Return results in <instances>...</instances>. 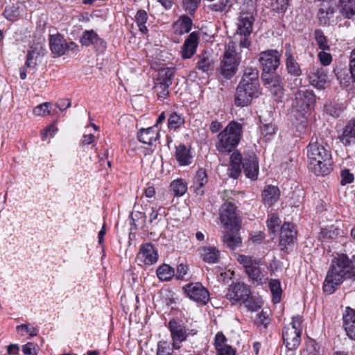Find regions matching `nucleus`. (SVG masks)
<instances>
[{
    "mask_svg": "<svg viewBox=\"0 0 355 355\" xmlns=\"http://www.w3.org/2000/svg\"><path fill=\"white\" fill-rule=\"evenodd\" d=\"M250 295V288L245 284L239 282L231 284L226 294L227 298L234 302H243Z\"/></svg>",
    "mask_w": 355,
    "mask_h": 355,
    "instance_id": "4468645a",
    "label": "nucleus"
},
{
    "mask_svg": "<svg viewBox=\"0 0 355 355\" xmlns=\"http://www.w3.org/2000/svg\"><path fill=\"white\" fill-rule=\"evenodd\" d=\"M157 275L162 281H168L174 275V269L167 264H163L157 268Z\"/></svg>",
    "mask_w": 355,
    "mask_h": 355,
    "instance_id": "ea45409f",
    "label": "nucleus"
},
{
    "mask_svg": "<svg viewBox=\"0 0 355 355\" xmlns=\"http://www.w3.org/2000/svg\"><path fill=\"white\" fill-rule=\"evenodd\" d=\"M302 317L296 315L292 318V322L284 328L282 334L284 343L290 350L295 349L300 345L302 330Z\"/></svg>",
    "mask_w": 355,
    "mask_h": 355,
    "instance_id": "39448f33",
    "label": "nucleus"
},
{
    "mask_svg": "<svg viewBox=\"0 0 355 355\" xmlns=\"http://www.w3.org/2000/svg\"><path fill=\"white\" fill-rule=\"evenodd\" d=\"M80 42L84 46L94 45L98 50L103 51L105 47V42L101 39L94 31H86L80 39Z\"/></svg>",
    "mask_w": 355,
    "mask_h": 355,
    "instance_id": "a211bd4d",
    "label": "nucleus"
},
{
    "mask_svg": "<svg viewBox=\"0 0 355 355\" xmlns=\"http://www.w3.org/2000/svg\"><path fill=\"white\" fill-rule=\"evenodd\" d=\"M327 50H321L318 54V58L322 65L327 66L330 64L332 61V57L329 53L327 52Z\"/></svg>",
    "mask_w": 355,
    "mask_h": 355,
    "instance_id": "6e6d98bb",
    "label": "nucleus"
},
{
    "mask_svg": "<svg viewBox=\"0 0 355 355\" xmlns=\"http://www.w3.org/2000/svg\"><path fill=\"white\" fill-rule=\"evenodd\" d=\"M243 302L245 303V306L251 311H256L261 306L262 304L260 300H255L250 296L246 300H243Z\"/></svg>",
    "mask_w": 355,
    "mask_h": 355,
    "instance_id": "864d4df0",
    "label": "nucleus"
},
{
    "mask_svg": "<svg viewBox=\"0 0 355 355\" xmlns=\"http://www.w3.org/2000/svg\"><path fill=\"white\" fill-rule=\"evenodd\" d=\"M201 0H183L182 6L188 13L192 14L198 7Z\"/></svg>",
    "mask_w": 355,
    "mask_h": 355,
    "instance_id": "09e8293b",
    "label": "nucleus"
},
{
    "mask_svg": "<svg viewBox=\"0 0 355 355\" xmlns=\"http://www.w3.org/2000/svg\"><path fill=\"white\" fill-rule=\"evenodd\" d=\"M192 26V21L188 16H181L177 21L173 24L174 31L179 34L183 35L189 33Z\"/></svg>",
    "mask_w": 355,
    "mask_h": 355,
    "instance_id": "c756f323",
    "label": "nucleus"
},
{
    "mask_svg": "<svg viewBox=\"0 0 355 355\" xmlns=\"http://www.w3.org/2000/svg\"><path fill=\"white\" fill-rule=\"evenodd\" d=\"M259 265V261H256L254 264L246 270V272L252 279L259 284H263L266 282L268 277H266V274L261 271Z\"/></svg>",
    "mask_w": 355,
    "mask_h": 355,
    "instance_id": "473e14b6",
    "label": "nucleus"
},
{
    "mask_svg": "<svg viewBox=\"0 0 355 355\" xmlns=\"http://www.w3.org/2000/svg\"><path fill=\"white\" fill-rule=\"evenodd\" d=\"M315 103V96L311 91L305 88L295 94L292 113L306 115Z\"/></svg>",
    "mask_w": 355,
    "mask_h": 355,
    "instance_id": "0eeeda50",
    "label": "nucleus"
},
{
    "mask_svg": "<svg viewBox=\"0 0 355 355\" xmlns=\"http://www.w3.org/2000/svg\"><path fill=\"white\" fill-rule=\"evenodd\" d=\"M281 54L276 50H267L259 53V61L263 73L275 71L279 65Z\"/></svg>",
    "mask_w": 355,
    "mask_h": 355,
    "instance_id": "9d476101",
    "label": "nucleus"
},
{
    "mask_svg": "<svg viewBox=\"0 0 355 355\" xmlns=\"http://www.w3.org/2000/svg\"><path fill=\"white\" fill-rule=\"evenodd\" d=\"M171 85L155 81L154 89L159 98H165L169 94L168 88Z\"/></svg>",
    "mask_w": 355,
    "mask_h": 355,
    "instance_id": "a18cd8bd",
    "label": "nucleus"
},
{
    "mask_svg": "<svg viewBox=\"0 0 355 355\" xmlns=\"http://www.w3.org/2000/svg\"><path fill=\"white\" fill-rule=\"evenodd\" d=\"M51 106V103H44L35 107L33 113L36 116H46L50 114L49 107Z\"/></svg>",
    "mask_w": 355,
    "mask_h": 355,
    "instance_id": "8fccbe9b",
    "label": "nucleus"
},
{
    "mask_svg": "<svg viewBox=\"0 0 355 355\" xmlns=\"http://www.w3.org/2000/svg\"><path fill=\"white\" fill-rule=\"evenodd\" d=\"M324 234H325L327 237L334 239L344 234L345 232L339 227V225H332L329 229L324 230Z\"/></svg>",
    "mask_w": 355,
    "mask_h": 355,
    "instance_id": "de8ad7c7",
    "label": "nucleus"
},
{
    "mask_svg": "<svg viewBox=\"0 0 355 355\" xmlns=\"http://www.w3.org/2000/svg\"><path fill=\"white\" fill-rule=\"evenodd\" d=\"M198 34L195 32L189 35L182 46V56L183 58H190L195 53L198 45Z\"/></svg>",
    "mask_w": 355,
    "mask_h": 355,
    "instance_id": "4be33fe9",
    "label": "nucleus"
},
{
    "mask_svg": "<svg viewBox=\"0 0 355 355\" xmlns=\"http://www.w3.org/2000/svg\"><path fill=\"white\" fill-rule=\"evenodd\" d=\"M309 168L316 175L324 176L331 171L330 150L318 141H313L307 147Z\"/></svg>",
    "mask_w": 355,
    "mask_h": 355,
    "instance_id": "f03ea898",
    "label": "nucleus"
},
{
    "mask_svg": "<svg viewBox=\"0 0 355 355\" xmlns=\"http://www.w3.org/2000/svg\"><path fill=\"white\" fill-rule=\"evenodd\" d=\"M238 232L239 227L236 230H226L223 236V243L231 250H234L241 245V238Z\"/></svg>",
    "mask_w": 355,
    "mask_h": 355,
    "instance_id": "b1692460",
    "label": "nucleus"
},
{
    "mask_svg": "<svg viewBox=\"0 0 355 355\" xmlns=\"http://www.w3.org/2000/svg\"><path fill=\"white\" fill-rule=\"evenodd\" d=\"M49 46L53 57H60L65 54L67 51H73L77 47L74 42H67L60 34L50 35Z\"/></svg>",
    "mask_w": 355,
    "mask_h": 355,
    "instance_id": "9b49d317",
    "label": "nucleus"
},
{
    "mask_svg": "<svg viewBox=\"0 0 355 355\" xmlns=\"http://www.w3.org/2000/svg\"><path fill=\"white\" fill-rule=\"evenodd\" d=\"M345 278L355 279V273L347 255L342 254L331 262L323 283L324 292L329 295L333 293Z\"/></svg>",
    "mask_w": 355,
    "mask_h": 355,
    "instance_id": "f257e3e1",
    "label": "nucleus"
},
{
    "mask_svg": "<svg viewBox=\"0 0 355 355\" xmlns=\"http://www.w3.org/2000/svg\"><path fill=\"white\" fill-rule=\"evenodd\" d=\"M297 236V231L294 225L290 223H285L281 228L279 236V245L282 249L292 243Z\"/></svg>",
    "mask_w": 355,
    "mask_h": 355,
    "instance_id": "dca6fc26",
    "label": "nucleus"
},
{
    "mask_svg": "<svg viewBox=\"0 0 355 355\" xmlns=\"http://www.w3.org/2000/svg\"><path fill=\"white\" fill-rule=\"evenodd\" d=\"M58 131L57 127L54 124H51L45 128L42 133V139L45 141L48 136L53 137L55 132Z\"/></svg>",
    "mask_w": 355,
    "mask_h": 355,
    "instance_id": "e2e57ef3",
    "label": "nucleus"
},
{
    "mask_svg": "<svg viewBox=\"0 0 355 355\" xmlns=\"http://www.w3.org/2000/svg\"><path fill=\"white\" fill-rule=\"evenodd\" d=\"M40 52L37 48H33L28 52L25 66L26 68L34 69L37 65V57Z\"/></svg>",
    "mask_w": 355,
    "mask_h": 355,
    "instance_id": "79ce46f5",
    "label": "nucleus"
},
{
    "mask_svg": "<svg viewBox=\"0 0 355 355\" xmlns=\"http://www.w3.org/2000/svg\"><path fill=\"white\" fill-rule=\"evenodd\" d=\"M253 17L249 13H241L238 28L233 41L239 44L240 49H248L250 45L249 35L252 31Z\"/></svg>",
    "mask_w": 355,
    "mask_h": 355,
    "instance_id": "423d86ee",
    "label": "nucleus"
},
{
    "mask_svg": "<svg viewBox=\"0 0 355 355\" xmlns=\"http://www.w3.org/2000/svg\"><path fill=\"white\" fill-rule=\"evenodd\" d=\"M175 73V68L166 67L159 69L155 81L172 85V80Z\"/></svg>",
    "mask_w": 355,
    "mask_h": 355,
    "instance_id": "c9c22d12",
    "label": "nucleus"
},
{
    "mask_svg": "<svg viewBox=\"0 0 355 355\" xmlns=\"http://www.w3.org/2000/svg\"><path fill=\"white\" fill-rule=\"evenodd\" d=\"M220 220L225 230H236L239 218L233 202H224L220 208Z\"/></svg>",
    "mask_w": 355,
    "mask_h": 355,
    "instance_id": "1a4fd4ad",
    "label": "nucleus"
},
{
    "mask_svg": "<svg viewBox=\"0 0 355 355\" xmlns=\"http://www.w3.org/2000/svg\"><path fill=\"white\" fill-rule=\"evenodd\" d=\"M215 67V62L213 57L207 52L199 55V60L197 62V68L202 72L209 73L213 71Z\"/></svg>",
    "mask_w": 355,
    "mask_h": 355,
    "instance_id": "cd10ccee",
    "label": "nucleus"
},
{
    "mask_svg": "<svg viewBox=\"0 0 355 355\" xmlns=\"http://www.w3.org/2000/svg\"><path fill=\"white\" fill-rule=\"evenodd\" d=\"M260 94L259 87L254 85H239L234 97V105L236 107H245L249 105L254 98Z\"/></svg>",
    "mask_w": 355,
    "mask_h": 355,
    "instance_id": "6e6552de",
    "label": "nucleus"
},
{
    "mask_svg": "<svg viewBox=\"0 0 355 355\" xmlns=\"http://www.w3.org/2000/svg\"><path fill=\"white\" fill-rule=\"evenodd\" d=\"M340 12L345 18H351L355 15V0H340Z\"/></svg>",
    "mask_w": 355,
    "mask_h": 355,
    "instance_id": "f704fd0d",
    "label": "nucleus"
},
{
    "mask_svg": "<svg viewBox=\"0 0 355 355\" xmlns=\"http://www.w3.org/2000/svg\"><path fill=\"white\" fill-rule=\"evenodd\" d=\"M343 326L349 338L355 340V310L346 308L343 314Z\"/></svg>",
    "mask_w": 355,
    "mask_h": 355,
    "instance_id": "6ab92c4d",
    "label": "nucleus"
},
{
    "mask_svg": "<svg viewBox=\"0 0 355 355\" xmlns=\"http://www.w3.org/2000/svg\"><path fill=\"white\" fill-rule=\"evenodd\" d=\"M265 237L264 233L262 232H254L251 234L250 239L254 243H260Z\"/></svg>",
    "mask_w": 355,
    "mask_h": 355,
    "instance_id": "774afa93",
    "label": "nucleus"
},
{
    "mask_svg": "<svg viewBox=\"0 0 355 355\" xmlns=\"http://www.w3.org/2000/svg\"><path fill=\"white\" fill-rule=\"evenodd\" d=\"M275 127L272 123H267L263 125L261 128L262 134L267 137V139H270L275 132Z\"/></svg>",
    "mask_w": 355,
    "mask_h": 355,
    "instance_id": "052dcab7",
    "label": "nucleus"
},
{
    "mask_svg": "<svg viewBox=\"0 0 355 355\" xmlns=\"http://www.w3.org/2000/svg\"><path fill=\"white\" fill-rule=\"evenodd\" d=\"M137 258L145 264L152 265L157 262L158 254L153 245L146 243L141 247Z\"/></svg>",
    "mask_w": 355,
    "mask_h": 355,
    "instance_id": "f3484780",
    "label": "nucleus"
},
{
    "mask_svg": "<svg viewBox=\"0 0 355 355\" xmlns=\"http://www.w3.org/2000/svg\"><path fill=\"white\" fill-rule=\"evenodd\" d=\"M168 329L171 332V336L173 340L172 346L173 349H180L179 343L183 342L187 339V333L185 327L180 322L173 319L168 323Z\"/></svg>",
    "mask_w": 355,
    "mask_h": 355,
    "instance_id": "ddd939ff",
    "label": "nucleus"
},
{
    "mask_svg": "<svg viewBox=\"0 0 355 355\" xmlns=\"http://www.w3.org/2000/svg\"><path fill=\"white\" fill-rule=\"evenodd\" d=\"M170 189L175 196H182L187 191V183L183 179H176L171 183Z\"/></svg>",
    "mask_w": 355,
    "mask_h": 355,
    "instance_id": "e433bc0d",
    "label": "nucleus"
},
{
    "mask_svg": "<svg viewBox=\"0 0 355 355\" xmlns=\"http://www.w3.org/2000/svg\"><path fill=\"white\" fill-rule=\"evenodd\" d=\"M243 168L245 175L255 180L257 178L259 172V166L257 158L255 155L252 154L249 157H245L243 163Z\"/></svg>",
    "mask_w": 355,
    "mask_h": 355,
    "instance_id": "aec40b11",
    "label": "nucleus"
},
{
    "mask_svg": "<svg viewBox=\"0 0 355 355\" xmlns=\"http://www.w3.org/2000/svg\"><path fill=\"white\" fill-rule=\"evenodd\" d=\"M279 196L280 191L278 187L272 185L266 186L262 192L264 205L268 207L272 206L279 200Z\"/></svg>",
    "mask_w": 355,
    "mask_h": 355,
    "instance_id": "393cba45",
    "label": "nucleus"
},
{
    "mask_svg": "<svg viewBox=\"0 0 355 355\" xmlns=\"http://www.w3.org/2000/svg\"><path fill=\"white\" fill-rule=\"evenodd\" d=\"M242 125L232 121L217 136L216 141V150L223 154L232 152L239 144L242 137Z\"/></svg>",
    "mask_w": 355,
    "mask_h": 355,
    "instance_id": "7ed1b4c3",
    "label": "nucleus"
},
{
    "mask_svg": "<svg viewBox=\"0 0 355 355\" xmlns=\"http://www.w3.org/2000/svg\"><path fill=\"white\" fill-rule=\"evenodd\" d=\"M17 331L19 333L21 331H24L31 336L37 335V329L30 324H24L17 326Z\"/></svg>",
    "mask_w": 355,
    "mask_h": 355,
    "instance_id": "4d7b16f0",
    "label": "nucleus"
},
{
    "mask_svg": "<svg viewBox=\"0 0 355 355\" xmlns=\"http://www.w3.org/2000/svg\"><path fill=\"white\" fill-rule=\"evenodd\" d=\"M269 286L273 295L274 302H279L280 301L282 294L280 282L277 279H272L270 282Z\"/></svg>",
    "mask_w": 355,
    "mask_h": 355,
    "instance_id": "c03bdc74",
    "label": "nucleus"
},
{
    "mask_svg": "<svg viewBox=\"0 0 355 355\" xmlns=\"http://www.w3.org/2000/svg\"><path fill=\"white\" fill-rule=\"evenodd\" d=\"M184 123V118L178 114L176 112H173L170 114L168 119V127L169 129L176 130L182 125Z\"/></svg>",
    "mask_w": 355,
    "mask_h": 355,
    "instance_id": "a19ab883",
    "label": "nucleus"
},
{
    "mask_svg": "<svg viewBox=\"0 0 355 355\" xmlns=\"http://www.w3.org/2000/svg\"><path fill=\"white\" fill-rule=\"evenodd\" d=\"M315 39L320 50H329V46L322 31L316 30L315 31Z\"/></svg>",
    "mask_w": 355,
    "mask_h": 355,
    "instance_id": "49530a36",
    "label": "nucleus"
},
{
    "mask_svg": "<svg viewBox=\"0 0 355 355\" xmlns=\"http://www.w3.org/2000/svg\"><path fill=\"white\" fill-rule=\"evenodd\" d=\"M216 351L218 355H235V351L230 345L219 348Z\"/></svg>",
    "mask_w": 355,
    "mask_h": 355,
    "instance_id": "338daca9",
    "label": "nucleus"
},
{
    "mask_svg": "<svg viewBox=\"0 0 355 355\" xmlns=\"http://www.w3.org/2000/svg\"><path fill=\"white\" fill-rule=\"evenodd\" d=\"M25 355H37V345L33 343H28L22 347Z\"/></svg>",
    "mask_w": 355,
    "mask_h": 355,
    "instance_id": "13d9d810",
    "label": "nucleus"
},
{
    "mask_svg": "<svg viewBox=\"0 0 355 355\" xmlns=\"http://www.w3.org/2000/svg\"><path fill=\"white\" fill-rule=\"evenodd\" d=\"M188 297L196 302L206 304L209 300V293L200 282L191 283L184 286Z\"/></svg>",
    "mask_w": 355,
    "mask_h": 355,
    "instance_id": "f8f14e48",
    "label": "nucleus"
},
{
    "mask_svg": "<svg viewBox=\"0 0 355 355\" xmlns=\"http://www.w3.org/2000/svg\"><path fill=\"white\" fill-rule=\"evenodd\" d=\"M227 339L225 336L221 332H218L215 337V347L216 349L218 350L219 348H222L226 345Z\"/></svg>",
    "mask_w": 355,
    "mask_h": 355,
    "instance_id": "680f3d73",
    "label": "nucleus"
},
{
    "mask_svg": "<svg viewBox=\"0 0 355 355\" xmlns=\"http://www.w3.org/2000/svg\"><path fill=\"white\" fill-rule=\"evenodd\" d=\"M157 137L158 133L154 127L141 129L138 134L139 141L148 145H152Z\"/></svg>",
    "mask_w": 355,
    "mask_h": 355,
    "instance_id": "7c9ffc66",
    "label": "nucleus"
},
{
    "mask_svg": "<svg viewBox=\"0 0 355 355\" xmlns=\"http://www.w3.org/2000/svg\"><path fill=\"white\" fill-rule=\"evenodd\" d=\"M339 139L345 146L355 144V119H352L347 123Z\"/></svg>",
    "mask_w": 355,
    "mask_h": 355,
    "instance_id": "bb28decb",
    "label": "nucleus"
},
{
    "mask_svg": "<svg viewBox=\"0 0 355 355\" xmlns=\"http://www.w3.org/2000/svg\"><path fill=\"white\" fill-rule=\"evenodd\" d=\"M309 80L315 87L322 89L326 83L327 75L322 68L313 67L309 72Z\"/></svg>",
    "mask_w": 355,
    "mask_h": 355,
    "instance_id": "412c9836",
    "label": "nucleus"
},
{
    "mask_svg": "<svg viewBox=\"0 0 355 355\" xmlns=\"http://www.w3.org/2000/svg\"><path fill=\"white\" fill-rule=\"evenodd\" d=\"M354 175L349 172L348 169H345L341 172V181L342 185L352 183L354 181Z\"/></svg>",
    "mask_w": 355,
    "mask_h": 355,
    "instance_id": "bf43d9fd",
    "label": "nucleus"
},
{
    "mask_svg": "<svg viewBox=\"0 0 355 355\" xmlns=\"http://www.w3.org/2000/svg\"><path fill=\"white\" fill-rule=\"evenodd\" d=\"M208 182L207 173L205 169H199L193 179V189L194 191L198 195H202L204 191L202 187H204Z\"/></svg>",
    "mask_w": 355,
    "mask_h": 355,
    "instance_id": "2f4dec72",
    "label": "nucleus"
},
{
    "mask_svg": "<svg viewBox=\"0 0 355 355\" xmlns=\"http://www.w3.org/2000/svg\"><path fill=\"white\" fill-rule=\"evenodd\" d=\"M280 223L279 217L276 214H272L269 216L267 220V226L272 232H275Z\"/></svg>",
    "mask_w": 355,
    "mask_h": 355,
    "instance_id": "603ef678",
    "label": "nucleus"
},
{
    "mask_svg": "<svg viewBox=\"0 0 355 355\" xmlns=\"http://www.w3.org/2000/svg\"><path fill=\"white\" fill-rule=\"evenodd\" d=\"M242 155L238 151H234L230 158V166L228 168L230 177L236 179L241 171Z\"/></svg>",
    "mask_w": 355,
    "mask_h": 355,
    "instance_id": "5701e85b",
    "label": "nucleus"
},
{
    "mask_svg": "<svg viewBox=\"0 0 355 355\" xmlns=\"http://www.w3.org/2000/svg\"><path fill=\"white\" fill-rule=\"evenodd\" d=\"M239 85L259 87V71L255 67H247Z\"/></svg>",
    "mask_w": 355,
    "mask_h": 355,
    "instance_id": "a878e982",
    "label": "nucleus"
},
{
    "mask_svg": "<svg viewBox=\"0 0 355 355\" xmlns=\"http://www.w3.org/2000/svg\"><path fill=\"white\" fill-rule=\"evenodd\" d=\"M263 85L270 90L274 96L281 97L283 94V85L280 76L263 73L261 76Z\"/></svg>",
    "mask_w": 355,
    "mask_h": 355,
    "instance_id": "2eb2a0df",
    "label": "nucleus"
},
{
    "mask_svg": "<svg viewBox=\"0 0 355 355\" xmlns=\"http://www.w3.org/2000/svg\"><path fill=\"white\" fill-rule=\"evenodd\" d=\"M237 261L243 266L246 271L257 260L253 259L251 257L241 254L237 257Z\"/></svg>",
    "mask_w": 355,
    "mask_h": 355,
    "instance_id": "5fc2aeb1",
    "label": "nucleus"
},
{
    "mask_svg": "<svg viewBox=\"0 0 355 355\" xmlns=\"http://www.w3.org/2000/svg\"><path fill=\"white\" fill-rule=\"evenodd\" d=\"M175 156L180 165L189 164L191 156L189 150L184 146L180 145L177 147Z\"/></svg>",
    "mask_w": 355,
    "mask_h": 355,
    "instance_id": "4c0bfd02",
    "label": "nucleus"
},
{
    "mask_svg": "<svg viewBox=\"0 0 355 355\" xmlns=\"http://www.w3.org/2000/svg\"><path fill=\"white\" fill-rule=\"evenodd\" d=\"M293 114L295 117V121L293 122V124L295 126L296 130L300 133L304 132L308 125L306 115H299L297 113Z\"/></svg>",
    "mask_w": 355,
    "mask_h": 355,
    "instance_id": "37998d69",
    "label": "nucleus"
},
{
    "mask_svg": "<svg viewBox=\"0 0 355 355\" xmlns=\"http://www.w3.org/2000/svg\"><path fill=\"white\" fill-rule=\"evenodd\" d=\"M135 19L137 24L142 25V24H146L148 19L146 12L144 10H139L136 15Z\"/></svg>",
    "mask_w": 355,
    "mask_h": 355,
    "instance_id": "69168bd1",
    "label": "nucleus"
},
{
    "mask_svg": "<svg viewBox=\"0 0 355 355\" xmlns=\"http://www.w3.org/2000/svg\"><path fill=\"white\" fill-rule=\"evenodd\" d=\"M24 11V6L22 3H17L10 6H7L4 10L5 17L10 21L16 20L22 15Z\"/></svg>",
    "mask_w": 355,
    "mask_h": 355,
    "instance_id": "72a5a7b5",
    "label": "nucleus"
},
{
    "mask_svg": "<svg viewBox=\"0 0 355 355\" xmlns=\"http://www.w3.org/2000/svg\"><path fill=\"white\" fill-rule=\"evenodd\" d=\"M200 256L202 259L209 263H216L218 262L220 258L219 250L214 246H206L200 250Z\"/></svg>",
    "mask_w": 355,
    "mask_h": 355,
    "instance_id": "c85d7f7f",
    "label": "nucleus"
},
{
    "mask_svg": "<svg viewBox=\"0 0 355 355\" xmlns=\"http://www.w3.org/2000/svg\"><path fill=\"white\" fill-rule=\"evenodd\" d=\"M228 3L229 0H221L218 3L212 4L211 8L214 11L221 12L227 8Z\"/></svg>",
    "mask_w": 355,
    "mask_h": 355,
    "instance_id": "0e129e2a",
    "label": "nucleus"
},
{
    "mask_svg": "<svg viewBox=\"0 0 355 355\" xmlns=\"http://www.w3.org/2000/svg\"><path fill=\"white\" fill-rule=\"evenodd\" d=\"M243 49L236 41H230L227 44L220 67L221 74L226 78H232L236 73Z\"/></svg>",
    "mask_w": 355,
    "mask_h": 355,
    "instance_id": "20e7f679",
    "label": "nucleus"
},
{
    "mask_svg": "<svg viewBox=\"0 0 355 355\" xmlns=\"http://www.w3.org/2000/svg\"><path fill=\"white\" fill-rule=\"evenodd\" d=\"M157 355H172L170 345L167 341L162 340L157 343Z\"/></svg>",
    "mask_w": 355,
    "mask_h": 355,
    "instance_id": "3c124183",
    "label": "nucleus"
},
{
    "mask_svg": "<svg viewBox=\"0 0 355 355\" xmlns=\"http://www.w3.org/2000/svg\"><path fill=\"white\" fill-rule=\"evenodd\" d=\"M286 55L287 57L286 68H287L288 72L290 74L295 76H300L302 73V71L300 68L298 63L292 57L291 52L289 51H286Z\"/></svg>",
    "mask_w": 355,
    "mask_h": 355,
    "instance_id": "58836bf2",
    "label": "nucleus"
}]
</instances>
